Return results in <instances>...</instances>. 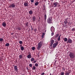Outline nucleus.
I'll return each instance as SVG.
<instances>
[{
    "instance_id": "f257e3e1",
    "label": "nucleus",
    "mask_w": 75,
    "mask_h": 75,
    "mask_svg": "<svg viewBox=\"0 0 75 75\" xmlns=\"http://www.w3.org/2000/svg\"><path fill=\"white\" fill-rule=\"evenodd\" d=\"M43 42L42 41H40L38 44V47H37V49L39 50L41 47V46L42 45Z\"/></svg>"
},
{
    "instance_id": "f03ea898",
    "label": "nucleus",
    "mask_w": 75,
    "mask_h": 75,
    "mask_svg": "<svg viewBox=\"0 0 75 75\" xmlns=\"http://www.w3.org/2000/svg\"><path fill=\"white\" fill-rule=\"evenodd\" d=\"M69 19L68 18H66L65 21H64V23L66 25V26H67V24L69 25Z\"/></svg>"
},
{
    "instance_id": "7ed1b4c3",
    "label": "nucleus",
    "mask_w": 75,
    "mask_h": 75,
    "mask_svg": "<svg viewBox=\"0 0 75 75\" xmlns=\"http://www.w3.org/2000/svg\"><path fill=\"white\" fill-rule=\"evenodd\" d=\"M53 7H61V5L58 2H56L54 3Z\"/></svg>"
},
{
    "instance_id": "20e7f679",
    "label": "nucleus",
    "mask_w": 75,
    "mask_h": 75,
    "mask_svg": "<svg viewBox=\"0 0 75 75\" xmlns=\"http://www.w3.org/2000/svg\"><path fill=\"white\" fill-rule=\"evenodd\" d=\"M47 21L48 23H52V17H50L48 18L47 19Z\"/></svg>"
},
{
    "instance_id": "39448f33",
    "label": "nucleus",
    "mask_w": 75,
    "mask_h": 75,
    "mask_svg": "<svg viewBox=\"0 0 75 75\" xmlns=\"http://www.w3.org/2000/svg\"><path fill=\"white\" fill-rule=\"evenodd\" d=\"M15 7H16V4L14 3L11 4L9 6V8H14Z\"/></svg>"
},
{
    "instance_id": "423d86ee",
    "label": "nucleus",
    "mask_w": 75,
    "mask_h": 75,
    "mask_svg": "<svg viewBox=\"0 0 75 75\" xmlns=\"http://www.w3.org/2000/svg\"><path fill=\"white\" fill-rule=\"evenodd\" d=\"M69 56L71 58H74L75 57V55L73 52H70L69 54Z\"/></svg>"
},
{
    "instance_id": "0eeeda50",
    "label": "nucleus",
    "mask_w": 75,
    "mask_h": 75,
    "mask_svg": "<svg viewBox=\"0 0 75 75\" xmlns=\"http://www.w3.org/2000/svg\"><path fill=\"white\" fill-rule=\"evenodd\" d=\"M67 44H72V40L70 38L68 39L67 42Z\"/></svg>"
},
{
    "instance_id": "6e6552de",
    "label": "nucleus",
    "mask_w": 75,
    "mask_h": 75,
    "mask_svg": "<svg viewBox=\"0 0 75 75\" xmlns=\"http://www.w3.org/2000/svg\"><path fill=\"white\" fill-rule=\"evenodd\" d=\"M50 30L52 32H54L55 31V28L54 27L52 26L50 29Z\"/></svg>"
},
{
    "instance_id": "1a4fd4ad",
    "label": "nucleus",
    "mask_w": 75,
    "mask_h": 75,
    "mask_svg": "<svg viewBox=\"0 0 75 75\" xmlns=\"http://www.w3.org/2000/svg\"><path fill=\"white\" fill-rule=\"evenodd\" d=\"M58 44V42H57L56 43H55L53 45L52 47L53 48H55L57 46Z\"/></svg>"
},
{
    "instance_id": "9d476101",
    "label": "nucleus",
    "mask_w": 75,
    "mask_h": 75,
    "mask_svg": "<svg viewBox=\"0 0 75 75\" xmlns=\"http://www.w3.org/2000/svg\"><path fill=\"white\" fill-rule=\"evenodd\" d=\"M24 6H25V7H27L28 6H29L30 5L29 4H28V2H24Z\"/></svg>"
},
{
    "instance_id": "9b49d317",
    "label": "nucleus",
    "mask_w": 75,
    "mask_h": 75,
    "mask_svg": "<svg viewBox=\"0 0 75 75\" xmlns=\"http://www.w3.org/2000/svg\"><path fill=\"white\" fill-rule=\"evenodd\" d=\"M27 57L28 59H30V58H32V56H31V54H28L27 56Z\"/></svg>"
},
{
    "instance_id": "f8f14e48",
    "label": "nucleus",
    "mask_w": 75,
    "mask_h": 75,
    "mask_svg": "<svg viewBox=\"0 0 75 75\" xmlns=\"http://www.w3.org/2000/svg\"><path fill=\"white\" fill-rule=\"evenodd\" d=\"M14 69L16 71H18V67H17V66H15L14 67Z\"/></svg>"
},
{
    "instance_id": "ddd939ff",
    "label": "nucleus",
    "mask_w": 75,
    "mask_h": 75,
    "mask_svg": "<svg viewBox=\"0 0 75 75\" xmlns=\"http://www.w3.org/2000/svg\"><path fill=\"white\" fill-rule=\"evenodd\" d=\"M68 71V72H67V71L66 72L65 74V75H69V74H70V73H71V71Z\"/></svg>"
},
{
    "instance_id": "4468645a",
    "label": "nucleus",
    "mask_w": 75,
    "mask_h": 75,
    "mask_svg": "<svg viewBox=\"0 0 75 75\" xmlns=\"http://www.w3.org/2000/svg\"><path fill=\"white\" fill-rule=\"evenodd\" d=\"M2 25L4 27H6V22H4L2 23Z\"/></svg>"
},
{
    "instance_id": "2eb2a0df",
    "label": "nucleus",
    "mask_w": 75,
    "mask_h": 75,
    "mask_svg": "<svg viewBox=\"0 0 75 75\" xmlns=\"http://www.w3.org/2000/svg\"><path fill=\"white\" fill-rule=\"evenodd\" d=\"M29 13L30 15H32V14H33V11L31 10L29 12Z\"/></svg>"
},
{
    "instance_id": "dca6fc26",
    "label": "nucleus",
    "mask_w": 75,
    "mask_h": 75,
    "mask_svg": "<svg viewBox=\"0 0 75 75\" xmlns=\"http://www.w3.org/2000/svg\"><path fill=\"white\" fill-rule=\"evenodd\" d=\"M54 40H52L50 41L51 45H52V44H54Z\"/></svg>"
},
{
    "instance_id": "f3484780",
    "label": "nucleus",
    "mask_w": 75,
    "mask_h": 75,
    "mask_svg": "<svg viewBox=\"0 0 75 75\" xmlns=\"http://www.w3.org/2000/svg\"><path fill=\"white\" fill-rule=\"evenodd\" d=\"M19 59H22V58H23V55H20L19 56Z\"/></svg>"
},
{
    "instance_id": "a211bd4d",
    "label": "nucleus",
    "mask_w": 75,
    "mask_h": 75,
    "mask_svg": "<svg viewBox=\"0 0 75 75\" xmlns=\"http://www.w3.org/2000/svg\"><path fill=\"white\" fill-rule=\"evenodd\" d=\"M36 19V18L35 16H33V21H35V20Z\"/></svg>"
},
{
    "instance_id": "6ab92c4d",
    "label": "nucleus",
    "mask_w": 75,
    "mask_h": 75,
    "mask_svg": "<svg viewBox=\"0 0 75 75\" xmlns=\"http://www.w3.org/2000/svg\"><path fill=\"white\" fill-rule=\"evenodd\" d=\"M64 40L65 42H67L68 41V39L66 38H64Z\"/></svg>"
},
{
    "instance_id": "aec40b11",
    "label": "nucleus",
    "mask_w": 75,
    "mask_h": 75,
    "mask_svg": "<svg viewBox=\"0 0 75 75\" xmlns=\"http://www.w3.org/2000/svg\"><path fill=\"white\" fill-rule=\"evenodd\" d=\"M45 35V33H42V38H44Z\"/></svg>"
},
{
    "instance_id": "412c9836",
    "label": "nucleus",
    "mask_w": 75,
    "mask_h": 75,
    "mask_svg": "<svg viewBox=\"0 0 75 75\" xmlns=\"http://www.w3.org/2000/svg\"><path fill=\"white\" fill-rule=\"evenodd\" d=\"M34 59H34V58L32 57V58H31V59H30V61H31V62H33V61H34Z\"/></svg>"
},
{
    "instance_id": "4be33fe9",
    "label": "nucleus",
    "mask_w": 75,
    "mask_h": 75,
    "mask_svg": "<svg viewBox=\"0 0 75 75\" xmlns=\"http://www.w3.org/2000/svg\"><path fill=\"white\" fill-rule=\"evenodd\" d=\"M38 4H39L38 2H36L35 3V6H37Z\"/></svg>"
},
{
    "instance_id": "5701e85b",
    "label": "nucleus",
    "mask_w": 75,
    "mask_h": 75,
    "mask_svg": "<svg viewBox=\"0 0 75 75\" xmlns=\"http://www.w3.org/2000/svg\"><path fill=\"white\" fill-rule=\"evenodd\" d=\"M10 45V44L8 43H7L6 45H5V46L6 47H8Z\"/></svg>"
},
{
    "instance_id": "b1692460",
    "label": "nucleus",
    "mask_w": 75,
    "mask_h": 75,
    "mask_svg": "<svg viewBox=\"0 0 75 75\" xmlns=\"http://www.w3.org/2000/svg\"><path fill=\"white\" fill-rule=\"evenodd\" d=\"M20 48H21V51H23V50H24V47H23V46L21 47Z\"/></svg>"
},
{
    "instance_id": "393cba45",
    "label": "nucleus",
    "mask_w": 75,
    "mask_h": 75,
    "mask_svg": "<svg viewBox=\"0 0 75 75\" xmlns=\"http://www.w3.org/2000/svg\"><path fill=\"white\" fill-rule=\"evenodd\" d=\"M25 25L26 26H28L29 25L28 22L26 23H25Z\"/></svg>"
},
{
    "instance_id": "a878e982",
    "label": "nucleus",
    "mask_w": 75,
    "mask_h": 75,
    "mask_svg": "<svg viewBox=\"0 0 75 75\" xmlns=\"http://www.w3.org/2000/svg\"><path fill=\"white\" fill-rule=\"evenodd\" d=\"M35 67H38V64L37 63H35Z\"/></svg>"
},
{
    "instance_id": "bb28decb",
    "label": "nucleus",
    "mask_w": 75,
    "mask_h": 75,
    "mask_svg": "<svg viewBox=\"0 0 75 75\" xmlns=\"http://www.w3.org/2000/svg\"><path fill=\"white\" fill-rule=\"evenodd\" d=\"M16 29L17 30H21V28L20 27L16 28Z\"/></svg>"
},
{
    "instance_id": "cd10ccee",
    "label": "nucleus",
    "mask_w": 75,
    "mask_h": 75,
    "mask_svg": "<svg viewBox=\"0 0 75 75\" xmlns=\"http://www.w3.org/2000/svg\"><path fill=\"white\" fill-rule=\"evenodd\" d=\"M36 69V67L35 66H33V68H32V69H33V70H35Z\"/></svg>"
},
{
    "instance_id": "c85d7f7f",
    "label": "nucleus",
    "mask_w": 75,
    "mask_h": 75,
    "mask_svg": "<svg viewBox=\"0 0 75 75\" xmlns=\"http://www.w3.org/2000/svg\"><path fill=\"white\" fill-rule=\"evenodd\" d=\"M44 17L45 20H46V19L47 18V15L46 14H45L44 15Z\"/></svg>"
},
{
    "instance_id": "c756f323",
    "label": "nucleus",
    "mask_w": 75,
    "mask_h": 75,
    "mask_svg": "<svg viewBox=\"0 0 75 75\" xmlns=\"http://www.w3.org/2000/svg\"><path fill=\"white\" fill-rule=\"evenodd\" d=\"M60 40H61V38H60V36H59L57 39V40H58L59 41H60Z\"/></svg>"
},
{
    "instance_id": "7c9ffc66",
    "label": "nucleus",
    "mask_w": 75,
    "mask_h": 75,
    "mask_svg": "<svg viewBox=\"0 0 75 75\" xmlns=\"http://www.w3.org/2000/svg\"><path fill=\"white\" fill-rule=\"evenodd\" d=\"M58 36H59V34H57L55 36V38H57V37H58Z\"/></svg>"
},
{
    "instance_id": "2f4dec72",
    "label": "nucleus",
    "mask_w": 75,
    "mask_h": 75,
    "mask_svg": "<svg viewBox=\"0 0 75 75\" xmlns=\"http://www.w3.org/2000/svg\"><path fill=\"white\" fill-rule=\"evenodd\" d=\"M19 43L20 44H23V42L22 41H20L19 42Z\"/></svg>"
},
{
    "instance_id": "473e14b6",
    "label": "nucleus",
    "mask_w": 75,
    "mask_h": 75,
    "mask_svg": "<svg viewBox=\"0 0 75 75\" xmlns=\"http://www.w3.org/2000/svg\"><path fill=\"white\" fill-rule=\"evenodd\" d=\"M61 75H64V72H61Z\"/></svg>"
},
{
    "instance_id": "72a5a7b5",
    "label": "nucleus",
    "mask_w": 75,
    "mask_h": 75,
    "mask_svg": "<svg viewBox=\"0 0 75 75\" xmlns=\"http://www.w3.org/2000/svg\"><path fill=\"white\" fill-rule=\"evenodd\" d=\"M29 66L30 67H33V65L32 64H29Z\"/></svg>"
},
{
    "instance_id": "f704fd0d",
    "label": "nucleus",
    "mask_w": 75,
    "mask_h": 75,
    "mask_svg": "<svg viewBox=\"0 0 75 75\" xmlns=\"http://www.w3.org/2000/svg\"><path fill=\"white\" fill-rule=\"evenodd\" d=\"M3 39L2 38H0V41H3Z\"/></svg>"
},
{
    "instance_id": "c9c22d12",
    "label": "nucleus",
    "mask_w": 75,
    "mask_h": 75,
    "mask_svg": "<svg viewBox=\"0 0 75 75\" xmlns=\"http://www.w3.org/2000/svg\"><path fill=\"white\" fill-rule=\"evenodd\" d=\"M35 47H33L32 48V50L34 51V50H35Z\"/></svg>"
},
{
    "instance_id": "e433bc0d",
    "label": "nucleus",
    "mask_w": 75,
    "mask_h": 75,
    "mask_svg": "<svg viewBox=\"0 0 75 75\" xmlns=\"http://www.w3.org/2000/svg\"><path fill=\"white\" fill-rule=\"evenodd\" d=\"M37 62V60H34L33 62L34 64L36 62Z\"/></svg>"
},
{
    "instance_id": "4c0bfd02",
    "label": "nucleus",
    "mask_w": 75,
    "mask_h": 75,
    "mask_svg": "<svg viewBox=\"0 0 75 75\" xmlns=\"http://www.w3.org/2000/svg\"><path fill=\"white\" fill-rule=\"evenodd\" d=\"M62 70L64 71V70H65V68L64 67H62Z\"/></svg>"
},
{
    "instance_id": "58836bf2",
    "label": "nucleus",
    "mask_w": 75,
    "mask_h": 75,
    "mask_svg": "<svg viewBox=\"0 0 75 75\" xmlns=\"http://www.w3.org/2000/svg\"><path fill=\"white\" fill-rule=\"evenodd\" d=\"M71 31H75V28H72L71 30Z\"/></svg>"
},
{
    "instance_id": "ea45409f",
    "label": "nucleus",
    "mask_w": 75,
    "mask_h": 75,
    "mask_svg": "<svg viewBox=\"0 0 75 75\" xmlns=\"http://www.w3.org/2000/svg\"><path fill=\"white\" fill-rule=\"evenodd\" d=\"M54 33H51V35L52 36V35H54Z\"/></svg>"
},
{
    "instance_id": "a19ab883",
    "label": "nucleus",
    "mask_w": 75,
    "mask_h": 75,
    "mask_svg": "<svg viewBox=\"0 0 75 75\" xmlns=\"http://www.w3.org/2000/svg\"><path fill=\"white\" fill-rule=\"evenodd\" d=\"M34 31H35V32H36V31H37V29H35L34 30Z\"/></svg>"
},
{
    "instance_id": "79ce46f5",
    "label": "nucleus",
    "mask_w": 75,
    "mask_h": 75,
    "mask_svg": "<svg viewBox=\"0 0 75 75\" xmlns=\"http://www.w3.org/2000/svg\"><path fill=\"white\" fill-rule=\"evenodd\" d=\"M31 2V3H33L34 1V0H30Z\"/></svg>"
},
{
    "instance_id": "37998d69",
    "label": "nucleus",
    "mask_w": 75,
    "mask_h": 75,
    "mask_svg": "<svg viewBox=\"0 0 75 75\" xmlns=\"http://www.w3.org/2000/svg\"><path fill=\"white\" fill-rule=\"evenodd\" d=\"M44 74H45V73H43L42 74H41V75H44Z\"/></svg>"
},
{
    "instance_id": "c03bdc74",
    "label": "nucleus",
    "mask_w": 75,
    "mask_h": 75,
    "mask_svg": "<svg viewBox=\"0 0 75 75\" xmlns=\"http://www.w3.org/2000/svg\"><path fill=\"white\" fill-rule=\"evenodd\" d=\"M31 27L32 30H34V28H32V26H31Z\"/></svg>"
},
{
    "instance_id": "a18cd8bd",
    "label": "nucleus",
    "mask_w": 75,
    "mask_h": 75,
    "mask_svg": "<svg viewBox=\"0 0 75 75\" xmlns=\"http://www.w3.org/2000/svg\"><path fill=\"white\" fill-rule=\"evenodd\" d=\"M20 47H22V45H21L20 46Z\"/></svg>"
},
{
    "instance_id": "49530a36",
    "label": "nucleus",
    "mask_w": 75,
    "mask_h": 75,
    "mask_svg": "<svg viewBox=\"0 0 75 75\" xmlns=\"http://www.w3.org/2000/svg\"><path fill=\"white\" fill-rule=\"evenodd\" d=\"M44 1H46V0H44Z\"/></svg>"
},
{
    "instance_id": "de8ad7c7",
    "label": "nucleus",
    "mask_w": 75,
    "mask_h": 75,
    "mask_svg": "<svg viewBox=\"0 0 75 75\" xmlns=\"http://www.w3.org/2000/svg\"><path fill=\"white\" fill-rule=\"evenodd\" d=\"M26 69H28V67H27Z\"/></svg>"
},
{
    "instance_id": "09e8293b",
    "label": "nucleus",
    "mask_w": 75,
    "mask_h": 75,
    "mask_svg": "<svg viewBox=\"0 0 75 75\" xmlns=\"http://www.w3.org/2000/svg\"><path fill=\"white\" fill-rule=\"evenodd\" d=\"M56 62V61H55V63Z\"/></svg>"
},
{
    "instance_id": "8fccbe9b",
    "label": "nucleus",
    "mask_w": 75,
    "mask_h": 75,
    "mask_svg": "<svg viewBox=\"0 0 75 75\" xmlns=\"http://www.w3.org/2000/svg\"><path fill=\"white\" fill-rule=\"evenodd\" d=\"M59 36H60V37L61 36V35H59Z\"/></svg>"
},
{
    "instance_id": "3c124183",
    "label": "nucleus",
    "mask_w": 75,
    "mask_h": 75,
    "mask_svg": "<svg viewBox=\"0 0 75 75\" xmlns=\"http://www.w3.org/2000/svg\"><path fill=\"white\" fill-rule=\"evenodd\" d=\"M11 34L12 35V33H11Z\"/></svg>"
}]
</instances>
